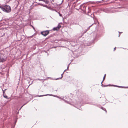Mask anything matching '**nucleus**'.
Returning <instances> with one entry per match:
<instances>
[{
	"label": "nucleus",
	"mask_w": 128,
	"mask_h": 128,
	"mask_svg": "<svg viewBox=\"0 0 128 128\" xmlns=\"http://www.w3.org/2000/svg\"><path fill=\"white\" fill-rule=\"evenodd\" d=\"M2 91H3V94H4V93H5L4 91V90H3Z\"/></svg>",
	"instance_id": "dca6fc26"
},
{
	"label": "nucleus",
	"mask_w": 128,
	"mask_h": 128,
	"mask_svg": "<svg viewBox=\"0 0 128 128\" xmlns=\"http://www.w3.org/2000/svg\"><path fill=\"white\" fill-rule=\"evenodd\" d=\"M102 108L103 110H105L106 112H107L106 111V109L104 108H103V107H102Z\"/></svg>",
	"instance_id": "f8f14e48"
},
{
	"label": "nucleus",
	"mask_w": 128,
	"mask_h": 128,
	"mask_svg": "<svg viewBox=\"0 0 128 128\" xmlns=\"http://www.w3.org/2000/svg\"><path fill=\"white\" fill-rule=\"evenodd\" d=\"M119 32V33H120V32ZM120 36V34H119V36Z\"/></svg>",
	"instance_id": "6ab92c4d"
},
{
	"label": "nucleus",
	"mask_w": 128,
	"mask_h": 128,
	"mask_svg": "<svg viewBox=\"0 0 128 128\" xmlns=\"http://www.w3.org/2000/svg\"><path fill=\"white\" fill-rule=\"evenodd\" d=\"M116 47H115V48L114 49V51L116 50Z\"/></svg>",
	"instance_id": "f3484780"
},
{
	"label": "nucleus",
	"mask_w": 128,
	"mask_h": 128,
	"mask_svg": "<svg viewBox=\"0 0 128 128\" xmlns=\"http://www.w3.org/2000/svg\"><path fill=\"white\" fill-rule=\"evenodd\" d=\"M1 9L4 12H9L11 11L10 7L8 5H6L4 7L0 6Z\"/></svg>",
	"instance_id": "f257e3e1"
},
{
	"label": "nucleus",
	"mask_w": 128,
	"mask_h": 128,
	"mask_svg": "<svg viewBox=\"0 0 128 128\" xmlns=\"http://www.w3.org/2000/svg\"><path fill=\"white\" fill-rule=\"evenodd\" d=\"M122 33V32H120V33Z\"/></svg>",
	"instance_id": "5701e85b"
},
{
	"label": "nucleus",
	"mask_w": 128,
	"mask_h": 128,
	"mask_svg": "<svg viewBox=\"0 0 128 128\" xmlns=\"http://www.w3.org/2000/svg\"><path fill=\"white\" fill-rule=\"evenodd\" d=\"M39 1H42L45 3L46 4H48L49 2V0H38Z\"/></svg>",
	"instance_id": "20e7f679"
},
{
	"label": "nucleus",
	"mask_w": 128,
	"mask_h": 128,
	"mask_svg": "<svg viewBox=\"0 0 128 128\" xmlns=\"http://www.w3.org/2000/svg\"><path fill=\"white\" fill-rule=\"evenodd\" d=\"M47 95H49V96H52V95L47 94H46V95H42L38 96V97H40L42 96H46Z\"/></svg>",
	"instance_id": "6e6552de"
},
{
	"label": "nucleus",
	"mask_w": 128,
	"mask_h": 128,
	"mask_svg": "<svg viewBox=\"0 0 128 128\" xmlns=\"http://www.w3.org/2000/svg\"><path fill=\"white\" fill-rule=\"evenodd\" d=\"M73 61V60H71V62H70L71 63V62H72Z\"/></svg>",
	"instance_id": "a211bd4d"
},
{
	"label": "nucleus",
	"mask_w": 128,
	"mask_h": 128,
	"mask_svg": "<svg viewBox=\"0 0 128 128\" xmlns=\"http://www.w3.org/2000/svg\"><path fill=\"white\" fill-rule=\"evenodd\" d=\"M67 70H66H66H64V72H63V73L61 74L62 76H61V77L60 78H57L56 80H57L59 79H61L63 77L62 74H63L64 73V72H65Z\"/></svg>",
	"instance_id": "423d86ee"
},
{
	"label": "nucleus",
	"mask_w": 128,
	"mask_h": 128,
	"mask_svg": "<svg viewBox=\"0 0 128 128\" xmlns=\"http://www.w3.org/2000/svg\"><path fill=\"white\" fill-rule=\"evenodd\" d=\"M115 86L118 87H119V88H122L123 87H122V86Z\"/></svg>",
	"instance_id": "2eb2a0df"
},
{
	"label": "nucleus",
	"mask_w": 128,
	"mask_h": 128,
	"mask_svg": "<svg viewBox=\"0 0 128 128\" xmlns=\"http://www.w3.org/2000/svg\"><path fill=\"white\" fill-rule=\"evenodd\" d=\"M55 96V97H56V96Z\"/></svg>",
	"instance_id": "4be33fe9"
},
{
	"label": "nucleus",
	"mask_w": 128,
	"mask_h": 128,
	"mask_svg": "<svg viewBox=\"0 0 128 128\" xmlns=\"http://www.w3.org/2000/svg\"><path fill=\"white\" fill-rule=\"evenodd\" d=\"M26 103L24 104L20 108V110L21 109V108L22 107L24 106V105L25 104H26Z\"/></svg>",
	"instance_id": "4468645a"
},
{
	"label": "nucleus",
	"mask_w": 128,
	"mask_h": 128,
	"mask_svg": "<svg viewBox=\"0 0 128 128\" xmlns=\"http://www.w3.org/2000/svg\"><path fill=\"white\" fill-rule=\"evenodd\" d=\"M53 30H58V28L57 27H54L53 28Z\"/></svg>",
	"instance_id": "1a4fd4ad"
},
{
	"label": "nucleus",
	"mask_w": 128,
	"mask_h": 128,
	"mask_svg": "<svg viewBox=\"0 0 128 128\" xmlns=\"http://www.w3.org/2000/svg\"><path fill=\"white\" fill-rule=\"evenodd\" d=\"M6 59V58L5 56H0V62H3L5 61Z\"/></svg>",
	"instance_id": "7ed1b4c3"
},
{
	"label": "nucleus",
	"mask_w": 128,
	"mask_h": 128,
	"mask_svg": "<svg viewBox=\"0 0 128 128\" xmlns=\"http://www.w3.org/2000/svg\"><path fill=\"white\" fill-rule=\"evenodd\" d=\"M67 70H66H66H64V72H63V73L61 74L62 76H61V77L60 78H57L56 80H57L59 79H61L63 77L62 74H63L64 73V72H65Z\"/></svg>",
	"instance_id": "0eeeda50"
},
{
	"label": "nucleus",
	"mask_w": 128,
	"mask_h": 128,
	"mask_svg": "<svg viewBox=\"0 0 128 128\" xmlns=\"http://www.w3.org/2000/svg\"><path fill=\"white\" fill-rule=\"evenodd\" d=\"M92 26V25H91V26H89V28H89L90 27V26Z\"/></svg>",
	"instance_id": "aec40b11"
},
{
	"label": "nucleus",
	"mask_w": 128,
	"mask_h": 128,
	"mask_svg": "<svg viewBox=\"0 0 128 128\" xmlns=\"http://www.w3.org/2000/svg\"><path fill=\"white\" fill-rule=\"evenodd\" d=\"M106 74H105L104 76V77H103V80L102 81V82H101V84H102V86L103 87H104V86H103V84H102V82H103L104 80L105 79V78H106Z\"/></svg>",
	"instance_id": "39448f33"
},
{
	"label": "nucleus",
	"mask_w": 128,
	"mask_h": 128,
	"mask_svg": "<svg viewBox=\"0 0 128 128\" xmlns=\"http://www.w3.org/2000/svg\"><path fill=\"white\" fill-rule=\"evenodd\" d=\"M71 63V62L68 65V66L67 67V68L66 69V70H68V68L69 67V65H70V64Z\"/></svg>",
	"instance_id": "ddd939ff"
},
{
	"label": "nucleus",
	"mask_w": 128,
	"mask_h": 128,
	"mask_svg": "<svg viewBox=\"0 0 128 128\" xmlns=\"http://www.w3.org/2000/svg\"><path fill=\"white\" fill-rule=\"evenodd\" d=\"M33 27V29H34V27Z\"/></svg>",
	"instance_id": "412c9836"
},
{
	"label": "nucleus",
	"mask_w": 128,
	"mask_h": 128,
	"mask_svg": "<svg viewBox=\"0 0 128 128\" xmlns=\"http://www.w3.org/2000/svg\"><path fill=\"white\" fill-rule=\"evenodd\" d=\"M3 96L4 98L6 99H8V96L6 95L5 94H4Z\"/></svg>",
	"instance_id": "9d476101"
},
{
	"label": "nucleus",
	"mask_w": 128,
	"mask_h": 128,
	"mask_svg": "<svg viewBox=\"0 0 128 128\" xmlns=\"http://www.w3.org/2000/svg\"><path fill=\"white\" fill-rule=\"evenodd\" d=\"M49 33V31L48 30H46L43 31L41 32V34L44 36H47Z\"/></svg>",
	"instance_id": "f03ea898"
},
{
	"label": "nucleus",
	"mask_w": 128,
	"mask_h": 128,
	"mask_svg": "<svg viewBox=\"0 0 128 128\" xmlns=\"http://www.w3.org/2000/svg\"><path fill=\"white\" fill-rule=\"evenodd\" d=\"M52 1H54V0H52Z\"/></svg>",
	"instance_id": "b1692460"
},
{
	"label": "nucleus",
	"mask_w": 128,
	"mask_h": 128,
	"mask_svg": "<svg viewBox=\"0 0 128 128\" xmlns=\"http://www.w3.org/2000/svg\"><path fill=\"white\" fill-rule=\"evenodd\" d=\"M57 27H58V30H59V28H61V26L60 25H58L57 26Z\"/></svg>",
	"instance_id": "9b49d317"
}]
</instances>
